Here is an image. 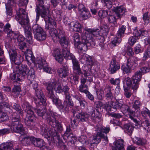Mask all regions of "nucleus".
I'll use <instances>...</instances> for the list:
<instances>
[{"instance_id": "603ef678", "label": "nucleus", "mask_w": 150, "mask_h": 150, "mask_svg": "<svg viewBox=\"0 0 150 150\" xmlns=\"http://www.w3.org/2000/svg\"><path fill=\"white\" fill-rule=\"evenodd\" d=\"M126 27L124 25L121 26L119 28L117 34V36L120 38L122 37L126 30Z\"/></svg>"}, {"instance_id": "49530a36", "label": "nucleus", "mask_w": 150, "mask_h": 150, "mask_svg": "<svg viewBox=\"0 0 150 150\" xmlns=\"http://www.w3.org/2000/svg\"><path fill=\"white\" fill-rule=\"evenodd\" d=\"M132 139L134 143L138 145H143L146 143V140L144 139H141L136 137H134Z\"/></svg>"}, {"instance_id": "393cba45", "label": "nucleus", "mask_w": 150, "mask_h": 150, "mask_svg": "<svg viewBox=\"0 0 150 150\" xmlns=\"http://www.w3.org/2000/svg\"><path fill=\"white\" fill-rule=\"evenodd\" d=\"M49 95L47 96L52 99L53 103L55 104L58 108L62 109L64 108V107L63 105L61 100L56 97L54 94Z\"/></svg>"}, {"instance_id": "5701e85b", "label": "nucleus", "mask_w": 150, "mask_h": 150, "mask_svg": "<svg viewBox=\"0 0 150 150\" xmlns=\"http://www.w3.org/2000/svg\"><path fill=\"white\" fill-rule=\"evenodd\" d=\"M62 54L64 57L67 59H70L74 57V55L70 52L68 47H59Z\"/></svg>"}, {"instance_id": "f3484780", "label": "nucleus", "mask_w": 150, "mask_h": 150, "mask_svg": "<svg viewBox=\"0 0 150 150\" xmlns=\"http://www.w3.org/2000/svg\"><path fill=\"white\" fill-rule=\"evenodd\" d=\"M20 49L23 52H24L25 59L28 63L30 64L32 62L34 63L35 64L36 61L31 50L28 49L27 47H20Z\"/></svg>"}, {"instance_id": "c756f323", "label": "nucleus", "mask_w": 150, "mask_h": 150, "mask_svg": "<svg viewBox=\"0 0 150 150\" xmlns=\"http://www.w3.org/2000/svg\"><path fill=\"white\" fill-rule=\"evenodd\" d=\"M124 142L122 139L117 140L115 143V146L112 147V150H124Z\"/></svg>"}, {"instance_id": "ea45409f", "label": "nucleus", "mask_w": 150, "mask_h": 150, "mask_svg": "<svg viewBox=\"0 0 150 150\" xmlns=\"http://www.w3.org/2000/svg\"><path fill=\"white\" fill-rule=\"evenodd\" d=\"M16 39H17V44L20 47H25V46L27 47V43L24 42L25 38L23 35H18L17 38H16ZM27 44L28 46L29 43L28 44L27 43Z\"/></svg>"}, {"instance_id": "37998d69", "label": "nucleus", "mask_w": 150, "mask_h": 150, "mask_svg": "<svg viewBox=\"0 0 150 150\" xmlns=\"http://www.w3.org/2000/svg\"><path fill=\"white\" fill-rule=\"evenodd\" d=\"M34 35L35 38L37 40L40 41H42L45 40L46 38V35L45 32L42 31Z\"/></svg>"}, {"instance_id": "de8ad7c7", "label": "nucleus", "mask_w": 150, "mask_h": 150, "mask_svg": "<svg viewBox=\"0 0 150 150\" xmlns=\"http://www.w3.org/2000/svg\"><path fill=\"white\" fill-rule=\"evenodd\" d=\"M142 125L146 132L150 131V122L148 120H145L142 123Z\"/></svg>"}, {"instance_id": "b1692460", "label": "nucleus", "mask_w": 150, "mask_h": 150, "mask_svg": "<svg viewBox=\"0 0 150 150\" xmlns=\"http://www.w3.org/2000/svg\"><path fill=\"white\" fill-rule=\"evenodd\" d=\"M139 60V59L137 57H132L127 59V63L128 66L132 69H134L137 66Z\"/></svg>"}, {"instance_id": "052dcab7", "label": "nucleus", "mask_w": 150, "mask_h": 150, "mask_svg": "<svg viewBox=\"0 0 150 150\" xmlns=\"http://www.w3.org/2000/svg\"><path fill=\"white\" fill-rule=\"evenodd\" d=\"M88 87L87 85H80L79 87V90L81 93L87 94L88 93Z\"/></svg>"}, {"instance_id": "680f3d73", "label": "nucleus", "mask_w": 150, "mask_h": 150, "mask_svg": "<svg viewBox=\"0 0 150 150\" xmlns=\"http://www.w3.org/2000/svg\"><path fill=\"white\" fill-rule=\"evenodd\" d=\"M72 134V130L70 128V126H67L66 131L63 136V138L64 139H66L67 136L70 135V134Z\"/></svg>"}, {"instance_id": "a211bd4d", "label": "nucleus", "mask_w": 150, "mask_h": 150, "mask_svg": "<svg viewBox=\"0 0 150 150\" xmlns=\"http://www.w3.org/2000/svg\"><path fill=\"white\" fill-rule=\"evenodd\" d=\"M142 74L139 70L137 71L134 75L132 76L133 83L132 84V89L136 90L138 88L139 82L140 81L142 78Z\"/></svg>"}, {"instance_id": "4c0bfd02", "label": "nucleus", "mask_w": 150, "mask_h": 150, "mask_svg": "<svg viewBox=\"0 0 150 150\" xmlns=\"http://www.w3.org/2000/svg\"><path fill=\"white\" fill-rule=\"evenodd\" d=\"M33 137L24 136L22 138V139L21 140V143L25 146L30 145L31 142L33 143Z\"/></svg>"}, {"instance_id": "13d9d810", "label": "nucleus", "mask_w": 150, "mask_h": 150, "mask_svg": "<svg viewBox=\"0 0 150 150\" xmlns=\"http://www.w3.org/2000/svg\"><path fill=\"white\" fill-rule=\"evenodd\" d=\"M78 141L82 144H86L88 142V139L87 137L85 135H82L79 137Z\"/></svg>"}, {"instance_id": "7ed1b4c3", "label": "nucleus", "mask_w": 150, "mask_h": 150, "mask_svg": "<svg viewBox=\"0 0 150 150\" xmlns=\"http://www.w3.org/2000/svg\"><path fill=\"white\" fill-rule=\"evenodd\" d=\"M38 5L36 6L35 11L37 13L36 21L37 22L39 19L40 16L44 18H49V8L50 6L49 4L45 3V0H38Z\"/></svg>"}, {"instance_id": "cd10ccee", "label": "nucleus", "mask_w": 150, "mask_h": 150, "mask_svg": "<svg viewBox=\"0 0 150 150\" xmlns=\"http://www.w3.org/2000/svg\"><path fill=\"white\" fill-rule=\"evenodd\" d=\"M14 145L12 142L3 143L0 145V150H12Z\"/></svg>"}, {"instance_id": "4be33fe9", "label": "nucleus", "mask_w": 150, "mask_h": 150, "mask_svg": "<svg viewBox=\"0 0 150 150\" xmlns=\"http://www.w3.org/2000/svg\"><path fill=\"white\" fill-rule=\"evenodd\" d=\"M53 56L54 57L56 60L59 63H61L63 58L60 49L59 47L54 49L52 53Z\"/></svg>"}, {"instance_id": "09e8293b", "label": "nucleus", "mask_w": 150, "mask_h": 150, "mask_svg": "<svg viewBox=\"0 0 150 150\" xmlns=\"http://www.w3.org/2000/svg\"><path fill=\"white\" fill-rule=\"evenodd\" d=\"M81 15L83 19H87L91 17V14L88 9L84 8L83 10L81 11Z\"/></svg>"}, {"instance_id": "39448f33", "label": "nucleus", "mask_w": 150, "mask_h": 150, "mask_svg": "<svg viewBox=\"0 0 150 150\" xmlns=\"http://www.w3.org/2000/svg\"><path fill=\"white\" fill-rule=\"evenodd\" d=\"M17 69L16 71L19 73L13 74H11V78L12 80L14 81H23L25 77L26 76V72L28 71V68L27 66L25 65H20L16 66Z\"/></svg>"}, {"instance_id": "f704fd0d", "label": "nucleus", "mask_w": 150, "mask_h": 150, "mask_svg": "<svg viewBox=\"0 0 150 150\" xmlns=\"http://www.w3.org/2000/svg\"><path fill=\"white\" fill-rule=\"evenodd\" d=\"M33 144L35 146L41 148L45 145V143L42 139L33 137Z\"/></svg>"}, {"instance_id": "79ce46f5", "label": "nucleus", "mask_w": 150, "mask_h": 150, "mask_svg": "<svg viewBox=\"0 0 150 150\" xmlns=\"http://www.w3.org/2000/svg\"><path fill=\"white\" fill-rule=\"evenodd\" d=\"M128 113L129 118L136 123L135 125H138V122L136 118V113H136L135 110L133 111L130 109L128 110Z\"/></svg>"}, {"instance_id": "0e129e2a", "label": "nucleus", "mask_w": 150, "mask_h": 150, "mask_svg": "<svg viewBox=\"0 0 150 150\" xmlns=\"http://www.w3.org/2000/svg\"><path fill=\"white\" fill-rule=\"evenodd\" d=\"M11 27V25L9 23H7L4 26L2 23L0 22V32L2 31L5 32V31H7V29Z\"/></svg>"}, {"instance_id": "dca6fc26", "label": "nucleus", "mask_w": 150, "mask_h": 150, "mask_svg": "<svg viewBox=\"0 0 150 150\" xmlns=\"http://www.w3.org/2000/svg\"><path fill=\"white\" fill-rule=\"evenodd\" d=\"M35 65L36 67L40 69L43 68L44 71L48 73H52V71L51 68L47 66L45 60L41 57H38L37 58Z\"/></svg>"}, {"instance_id": "9b49d317", "label": "nucleus", "mask_w": 150, "mask_h": 150, "mask_svg": "<svg viewBox=\"0 0 150 150\" xmlns=\"http://www.w3.org/2000/svg\"><path fill=\"white\" fill-rule=\"evenodd\" d=\"M32 108H33V110H34L39 116L42 117L43 119L46 120L48 122L49 120L52 117V114L54 112H53L50 109H49L46 112L45 109H42L41 110L34 108L33 107Z\"/></svg>"}, {"instance_id": "e2e57ef3", "label": "nucleus", "mask_w": 150, "mask_h": 150, "mask_svg": "<svg viewBox=\"0 0 150 150\" xmlns=\"http://www.w3.org/2000/svg\"><path fill=\"white\" fill-rule=\"evenodd\" d=\"M142 116L144 118H146L148 116L150 118V111L146 108H144L141 112Z\"/></svg>"}, {"instance_id": "f8f14e48", "label": "nucleus", "mask_w": 150, "mask_h": 150, "mask_svg": "<svg viewBox=\"0 0 150 150\" xmlns=\"http://www.w3.org/2000/svg\"><path fill=\"white\" fill-rule=\"evenodd\" d=\"M35 94L37 98V99L34 98V101L36 104V106H39L40 105H43L44 106L46 105V100L45 99V98L42 90L39 88H38L35 90ZM38 107L37 106V107Z\"/></svg>"}, {"instance_id": "3c124183", "label": "nucleus", "mask_w": 150, "mask_h": 150, "mask_svg": "<svg viewBox=\"0 0 150 150\" xmlns=\"http://www.w3.org/2000/svg\"><path fill=\"white\" fill-rule=\"evenodd\" d=\"M57 140L56 142H58L59 145V147L62 150H68L66 145H64V143L62 142L60 136L56 137Z\"/></svg>"}, {"instance_id": "0eeeda50", "label": "nucleus", "mask_w": 150, "mask_h": 150, "mask_svg": "<svg viewBox=\"0 0 150 150\" xmlns=\"http://www.w3.org/2000/svg\"><path fill=\"white\" fill-rule=\"evenodd\" d=\"M47 96L49 94H54L53 93V89L57 93H60L62 92V88L60 83L55 79H52L50 82L46 84Z\"/></svg>"}, {"instance_id": "ddd939ff", "label": "nucleus", "mask_w": 150, "mask_h": 150, "mask_svg": "<svg viewBox=\"0 0 150 150\" xmlns=\"http://www.w3.org/2000/svg\"><path fill=\"white\" fill-rule=\"evenodd\" d=\"M24 28V33L26 39L28 40V44L29 43L28 46H32V30L30 25L29 21L27 23H24L23 24L21 25Z\"/></svg>"}, {"instance_id": "2f4dec72", "label": "nucleus", "mask_w": 150, "mask_h": 150, "mask_svg": "<svg viewBox=\"0 0 150 150\" xmlns=\"http://www.w3.org/2000/svg\"><path fill=\"white\" fill-rule=\"evenodd\" d=\"M58 73L59 76L62 78H65L69 74V69L67 66L59 69Z\"/></svg>"}, {"instance_id": "6e6d98bb", "label": "nucleus", "mask_w": 150, "mask_h": 150, "mask_svg": "<svg viewBox=\"0 0 150 150\" xmlns=\"http://www.w3.org/2000/svg\"><path fill=\"white\" fill-rule=\"evenodd\" d=\"M121 69L123 72L126 74L130 73L132 71V69L128 66L127 63L126 65L122 64L121 66Z\"/></svg>"}, {"instance_id": "423d86ee", "label": "nucleus", "mask_w": 150, "mask_h": 150, "mask_svg": "<svg viewBox=\"0 0 150 150\" xmlns=\"http://www.w3.org/2000/svg\"><path fill=\"white\" fill-rule=\"evenodd\" d=\"M40 129L41 134L48 140H50V138H51V140L53 139L56 141L57 140L56 137L60 136L54 129L49 128L45 125H42Z\"/></svg>"}, {"instance_id": "8fccbe9b", "label": "nucleus", "mask_w": 150, "mask_h": 150, "mask_svg": "<svg viewBox=\"0 0 150 150\" xmlns=\"http://www.w3.org/2000/svg\"><path fill=\"white\" fill-rule=\"evenodd\" d=\"M67 137H68L67 138L66 140H67V141L68 142V145L71 146L72 144H74L76 141V137L73 135V134H71L70 135H69Z\"/></svg>"}, {"instance_id": "f03ea898", "label": "nucleus", "mask_w": 150, "mask_h": 150, "mask_svg": "<svg viewBox=\"0 0 150 150\" xmlns=\"http://www.w3.org/2000/svg\"><path fill=\"white\" fill-rule=\"evenodd\" d=\"M100 30L98 29L89 28L86 30L85 34L82 35V41L86 47L95 46L94 41L101 38Z\"/></svg>"}, {"instance_id": "473e14b6", "label": "nucleus", "mask_w": 150, "mask_h": 150, "mask_svg": "<svg viewBox=\"0 0 150 150\" xmlns=\"http://www.w3.org/2000/svg\"><path fill=\"white\" fill-rule=\"evenodd\" d=\"M81 24L78 22L74 21L70 23V28L75 32H81Z\"/></svg>"}, {"instance_id": "a878e982", "label": "nucleus", "mask_w": 150, "mask_h": 150, "mask_svg": "<svg viewBox=\"0 0 150 150\" xmlns=\"http://www.w3.org/2000/svg\"><path fill=\"white\" fill-rule=\"evenodd\" d=\"M80 59L82 63H85L87 65L92 66L93 64V62L91 57L85 54L81 55Z\"/></svg>"}, {"instance_id": "338daca9", "label": "nucleus", "mask_w": 150, "mask_h": 150, "mask_svg": "<svg viewBox=\"0 0 150 150\" xmlns=\"http://www.w3.org/2000/svg\"><path fill=\"white\" fill-rule=\"evenodd\" d=\"M107 18L108 19V21L110 23L114 24L116 22L117 19L113 15L109 14Z\"/></svg>"}, {"instance_id": "bf43d9fd", "label": "nucleus", "mask_w": 150, "mask_h": 150, "mask_svg": "<svg viewBox=\"0 0 150 150\" xmlns=\"http://www.w3.org/2000/svg\"><path fill=\"white\" fill-rule=\"evenodd\" d=\"M7 49L8 51L10 58L17 54V51L16 47H8Z\"/></svg>"}, {"instance_id": "aec40b11", "label": "nucleus", "mask_w": 150, "mask_h": 150, "mask_svg": "<svg viewBox=\"0 0 150 150\" xmlns=\"http://www.w3.org/2000/svg\"><path fill=\"white\" fill-rule=\"evenodd\" d=\"M58 39L60 44L62 46L67 47L70 46L69 42L65 37L64 32L63 30H59L58 36Z\"/></svg>"}, {"instance_id": "58836bf2", "label": "nucleus", "mask_w": 150, "mask_h": 150, "mask_svg": "<svg viewBox=\"0 0 150 150\" xmlns=\"http://www.w3.org/2000/svg\"><path fill=\"white\" fill-rule=\"evenodd\" d=\"M124 89L126 88L127 90H128L130 87L132 88V81L130 78L129 77H125L123 81Z\"/></svg>"}, {"instance_id": "6ab92c4d", "label": "nucleus", "mask_w": 150, "mask_h": 150, "mask_svg": "<svg viewBox=\"0 0 150 150\" xmlns=\"http://www.w3.org/2000/svg\"><path fill=\"white\" fill-rule=\"evenodd\" d=\"M117 57H113L110 64L109 69L111 74H114L120 68V63L116 60Z\"/></svg>"}, {"instance_id": "72a5a7b5", "label": "nucleus", "mask_w": 150, "mask_h": 150, "mask_svg": "<svg viewBox=\"0 0 150 150\" xmlns=\"http://www.w3.org/2000/svg\"><path fill=\"white\" fill-rule=\"evenodd\" d=\"M104 97L106 99L108 100H112L113 98V96L111 88L107 87L104 89Z\"/></svg>"}, {"instance_id": "c9c22d12", "label": "nucleus", "mask_w": 150, "mask_h": 150, "mask_svg": "<svg viewBox=\"0 0 150 150\" xmlns=\"http://www.w3.org/2000/svg\"><path fill=\"white\" fill-rule=\"evenodd\" d=\"M100 112L98 109L93 110L91 114V118L94 121L99 122L100 120Z\"/></svg>"}, {"instance_id": "412c9836", "label": "nucleus", "mask_w": 150, "mask_h": 150, "mask_svg": "<svg viewBox=\"0 0 150 150\" xmlns=\"http://www.w3.org/2000/svg\"><path fill=\"white\" fill-rule=\"evenodd\" d=\"M73 114L76 118L80 120L81 121L84 122L87 121L89 116L87 113L84 112H79L77 110H73Z\"/></svg>"}, {"instance_id": "20e7f679", "label": "nucleus", "mask_w": 150, "mask_h": 150, "mask_svg": "<svg viewBox=\"0 0 150 150\" xmlns=\"http://www.w3.org/2000/svg\"><path fill=\"white\" fill-rule=\"evenodd\" d=\"M22 106L23 110L27 113L24 120L25 124L31 129H33L35 125L34 121V115L33 111V108L27 102L23 103Z\"/></svg>"}, {"instance_id": "f257e3e1", "label": "nucleus", "mask_w": 150, "mask_h": 150, "mask_svg": "<svg viewBox=\"0 0 150 150\" xmlns=\"http://www.w3.org/2000/svg\"><path fill=\"white\" fill-rule=\"evenodd\" d=\"M95 128L97 134L90 137V143L91 146L93 144H98L100 142L102 138L103 139L105 144H107L108 138L106 134L109 132L110 128L105 127L98 124L96 126Z\"/></svg>"}, {"instance_id": "7c9ffc66", "label": "nucleus", "mask_w": 150, "mask_h": 150, "mask_svg": "<svg viewBox=\"0 0 150 150\" xmlns=\"http://www.w3.org/2000/svg\"><path fill=\"white\" fill-rule=\"evenodd\" d=\"M149 63L145 62H141L139 64V66L141 67L140 68L141 74H144L149 72L150 68L149 66Z\"/></svg>"}, {"instance_id": "4d7b16f0", "label": "nucleus", "mask_w": 150, "mask_h": 150, "mask_svg": "<svg viewBox=\"0 0 150 150\" xmlns=\"http://www.w3.org/2000/svg\"><path fill=\"white\" fill-rule=\"evenodd\" d=\"M34 35L43 30L42 28L38 24H35L32 27Z\"/></svg>"}, {"instance_id": "69168bd1", "label": "nucleus", "mask_w": 150, "mask_h": 150, "mask_svg": "<svg viewBox=\"0 0 150 150\" xmlns=\"http://www.w3.org/2000/svg\"><path fill=\"white\" fill-rule=\"evenodd\" d=\"M121 38L116 36L115 37L112 41V43L113 46H118L121 41Z\"/></svg>"}, {"instance_id": "2eb2a0df", "label": "nucleus", "mask_w": 150, "mask_h": 150, "mask_svg": "<svg viewBox=\"0 0 150 150\" xmlns=\"http://www.w3.org/2000/svg\"><path fill=\"white\" fill-rule=\"evenodd\" d=\"M56 25L54 21H53L52 23H50L48 26L46 27L54 41H55L58 38L59 30H56Z\"/></svg>"}, {"instance_id": "1a4fd4ad", "label": "nucleus", "mask_w": 150, "mask_h": 150, "mask_svg": "<svg viewBox=\"0 0 150 150\" xmlns=\"http://www.w3.org/2000/svg\"><path fill=\"white\" fill-rule=\"evenodd\" d=\"M16 20L20 25L27 23L29 21L27 13L23 8H19L16 11Z\"/></svg>"}, {"instance_id": "5fc2aeb1", "label": "nucleus", "mask_w": 150, "mask_h": 150, "mask_svg": "<svg viewBox=\"0 0 150 150\" xmlns=\"http://www.w3.org/2000/svg\"><path fill=\"white\" fill-rule=\"evenodd\" d=\"M61 12L58 10L55 9L52 11V16L54 18H57L58 19L60 20L61 19Z\"/></svg>"}, {"instance_id": "4468645a", "label": "nucleus", "mask_w": 150, "mask_h": 150, "mask_svg": "<svg viewBox=\"0 0 150 150\" xmlns=\"http://www.w3.org/2000/svg\"><path fill=\"white\" fill-rule=\"evenodd\" d=\"M11 109L8 104L6 103H0V122L5 121L8 119V116L4 111H7L10 112L9 110Z\"/></svg>"}, {"instance_id": "c03bdc74", "label": "nucleus", "mask_w": 150, "mask_h": 150, "mask_svg": "<svg viewBox=\"0 0 150 150\" xmlns=\"http://www.w3.org/2000/svg\"><path fill=\"white\" fill-rule=\"evenodd\" d=\"M141 106L142 103L140 101L138 100H136L132 105V108L135 110L136 113L140 114V107Z\"/></svg>"}, {"instance_id": "a19ab883", "label": "nucleus", "mask_w": 150, "mask_h": 150, "mask_svg": "<svg viewBox=\"0 0 150 150\" xmlns=\"http://www.w3.org/2000/svg\"><path fill=\"white\" fill-rule=\"evenodd\" d=\"M10 59L17 66L20 65L23 61V57L19 55L17 56V54L13 57H11Z\"/></svg>"}, {"instance_id": "c85d7f7f", "label": "nucleus", "mask_w": 150, "mask_h": 150, "mask_svg": "<svg viewBox=\"0 0 150 150\" xmlns=\"http://www.w3.org/2000/svg\"><path fill=\"white\" fill-rule=\"evenodd\" d=\"M74 44L75 47H78L81 46L82 47L83 46H86V45L83 42L81 43L80 41V36L79 33H75L74 35Z\"/></svg>"}, {"instance_id": "a18cd8bd", "label": "nucleus", "mask_w": 150, "mask_h": 150, "mask_svg": "<svg viewBox=\"0 0 150 150\" xmlns=\"http://www.w3.org/2000/svg\"><path fill=\"white\" fill-rule=\"evenodd\" d=\"M134 129V127L129 124H126L124 126L125 132L130 135L132 133Z\"/></svg>"}, {"instance_id": "774afa93", "label": "nucleus", "mask_w": 150, "mask_h": 150, "mask_svg": "<svg viewBox=\"0 0 150 150\" xmlns=\"http://www.w3.org/2000/svg\"><path fill=\"white\" fill-rule=\"evenodd\" d=\"M150 57V47H148L144 53L142 60L144 61Z\"/></svg>"}, {"instance_id": "bb28decb", "label": "nucleus", "mask_w": 150, "mask_h": 150, "mask_svg": "<svg viewBox=\"0 0 150 150\" xmlns=\"http://www.w3.org/2000/svg\"><path fill=\"white\" fill-rule=\"evenodd\" d=\"M113 10L116 14L118 18H121V16L125 12L126 9L122 6H117L116 7L114 6Z\"/></svg>"}, {"instance_id": "864d4df0", "label": "nucleus", "mask_w": 150, "mask_h": 150, "mask_svg": "<svg viewBox=\"0 0 150 150\" xmlns=\"http://www.w3.org/2000/svg\"><path fill=\"white\" fill-rule=\"evenodd\" d=\"M27 79L29 81L33 80L35 77L34 70L33 69H31L30 70L28 69L27 71Z\"/></svg>"}, {"instance_id": "6e6552de", "label": "nucleus", "mask_w": 150, "mask_h": 150, "mask_svg": "<svg viewBox=\"0 0 150 150\" xmlns=\"http://www.w3.org/2000/svg\"><path fill=\"white\" fill-rule=\"evenodd\" d=\"M11 118V129L17 133L21 132L22 130V125L20 122V116L18 114L15 112H13Z\"/></svg>"}, {"instance_id": "e433bc0d", "label": "nucleus", "mask_w": 150, "mask_h": 150, "mask_svg": "<svg viewBox=\"0 0 150 150\" xmlns=\"http://www.w3.org/2000/svg\"><path fill=\"white\" fill-rule=\"evenodd\" d=\"M11 28H9L7 29V31H5V32L7 33V37L11 40L13 39L16 40L18 36V32H15L11 30Z\"/></svg>"}, {"instance_id": "9d476101", "label": "nucleus", "mask_w": 150, "mask_h": 150, "mask_svg": "<svg viewBox=\"0 0 150 150\" xmlns=\"http://www.w3.org/2000/svg\"><path fill=\"white\" fill-rule=\"evenodd\" d=\"M60 116L59 114L56 112H54L52 114V117L49 120L48 122L51 126L53 127V128L55 129V128L56 127L58 132H61L63 130V127L61 124L57 120ZM55 130H56L55 129Z\"/></svg>"}]
</instances>
